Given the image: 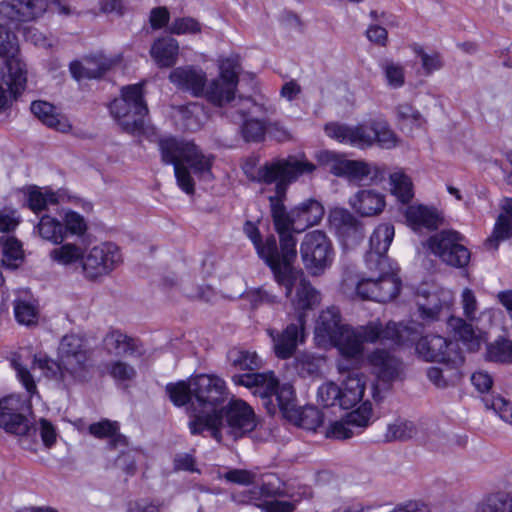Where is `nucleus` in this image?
I'll return each mask as SVG.
<instances>
[{"label": "nucleus", "mask_w": 512, "mask_h": 512, "mask_svg": "<svg viewBox=\"0 0 512 512\" xmlns=\"http://www.w3.org/2000/svg\"><path fill=\"white\" fill-rule=\"evenodd\" d=\"M418 432L416 425L405 418H397L388 424L384 434L385 442L407 441L413 438Z\"/></svg>", "instance_id": "nucleus-43"}, {"label": "nucleus", "mask_w": 512, "mask_h": 512, "mask_svg": "<svg viewBox=\"0 0 512 512\" xmlns=\"http://www.w3.org/2000/svg\"><path fill=\"white\" fill-rule=\"evenodd\" d=\"M166 391L169 395L170 400L176 406H184L188 404V410L191 413V402H193L192 389H191V378L185 382L180 381L178 383H170L166 386Z\"/></svg>", "instance_id": "nucleus-50"}, {"label": "nucleus", "mask_w": 512, "mask_h": 512, "mask_svg": "<svg viewBox=\"0 0 512 512\" xmlns=\"http://www.w3.org/2000/svg\"><path fill=\"white\" fill-rule=\"evenodd\" d=\"M474 512H512V492L496 491L485 494L475 504Z\"/></svg>", "instance_id": "nucleus-34"}, {"label": "nucleus", "mask_w": 512, "mask_h": 512, "mask_svg": "<svg viewBox=\"0 0 512 512\" xmlns=\"http://www.w3.org/2000/svg\"><path fill=\"white\" fill-rule=\"evenodd\" d=\"M448 326L470 351L479 349L481 336L475 332L471 324L465 322L462 318L450 317Z\"/></svg>", "instance_id": "nucleus-38"}, {"label": "nucleus", "mask_w": 512, "mask_h": 512, "mask_svg": "<svg viewBox=\"0 0 512 512\" xmlns=\"http://www.w3.org/2000/svg\"><path fill=\"white\" fill-rule=\"evenodd\" d=\"M300 255L305 268L318 275L331 265L334 252L327 235L321 230H314L305 234L300 244Z\"/></svg>", "instance_id": "nucleus-12"}, {"label": "nucleus", "mask_w": 512, "mask_h": 512, "mask_svg": "<svg viewBox=\"0 0 512 512\" xmlns=\"http://www.w3.org/2000/svg\"><path fill=\"white\" fill-rule=\"evenodd\" d=\"M486 359L499 363H512V340L498 338L486 348Z\"/></svg>", "instance_id": "nucleus-49"}, {"label": "nucleus", "mask_w": 512, "mask_h": 512, "mask_svg": "<svg viewBox=\"0 0 512 512\" xmlns=\"http://www.w3.org/2000/svg\"><path fill=\"white\" fill-rule=\"evenodd\" d=\"M30 109L43 124L55 129L56 131L67 133L72 128L68 118L63 114L56 112L55 107L46 101H33Z\"/></svg>", "instance_id": "nucleus-30"}, {"label": "nucleus", "mask_w": 512, "mask_h": 512, "mask_svg": "<svg viewBox=\"0 0 512 512\" xmlns=\"http://www.w3.org/2000/svg\"><path fill=\"white\" fill-rule=\"evenodd\" d=\"M119 423L117 421H111L103 419L99 422L92 423L89 425V433L96 438L105 439L108 438V448L113 450L120 447L126 448L128 446V440L126 436L119 432Z\"/></svg>", "instance_id": "nucleus-33"}, {"label": "nucleus", "mask_w": 512, "mask_h": 512, "mask_svg": "<svg viewBox=\"0 0 512 512\" xmlns=\"http://www.w3.org/2000/svg\"><path fill=\"white\" fill-rule=\"evenodd\" d=\"M405 217L407 222L417 228L430 230L437 229L442 222V217L435 208L424 205H410L406 208Z\"/></svg>", "instance_id": "nucleus-32"}, {"label": "nucleus", "mask_w": 512, "mask_h": 512, "mask_svg": "<svg viewBox=\"0 0 512 512\" xmlns=\"http://www.w3.org/2000/svg\"><path fill=\"white\" fill-rule=\"evenodd\" d=\"M241 133L246 142H261L266 133V124L258 119L242 121Z\"/></svg>", "instance_id": "nucleus-56"}, {"label": "nucleus", "mask_w": 512, "mask_h": 512, "mask_svg": "<svg viewBox=\"0 0 512 512\" xmlns=\"http://www.w3.org/2000/svg\"><path fill=\"white\" fill-rule=\"evenodd\" d=\"M169 81L182 91L195 97H201L207 84L206 73L195 66L187 65L174 68L169 74Z\"/></svg>", "instance_id": "nucleus-23"}, {"label": "nucleus", "mask_w": 512, "mask_h": 512, "mask_svg": "<svg viewBox=\"0 0 512 512\" xmlns=\"http://www.w3.org/2000/svg\"><path fill=\"white\" fill-rule=\"evenodd\" d=\"M33 368L40 369L43 375L48 379L62 381L67 384L78 382L76 378L70 376L68 371L64 369L63 362L60 359L59 362H56L50 358L35 355Z\"/></svg>", "instance_id": "nucleus-36"}, {"label": "nucleus", "mask_w": 512, "mask_h": 512, "mask_svg": "<svg viewBox=\"0 0 512 512\" xmlns=\"http://www.w3.org/2000/svg\"><path fill=\"white\" fill-rule=\"evenodd\" d=\"M158 147L162 162L174 166L177 184L187 194H193L195 191V183L189 169L199 178H213L211 168L214 157L203 154L194 142L166 137L159 140Z\"/></svg>", "instance_id": "nucleus-4"}, {"label": "nucleus", "mask_w": 512, "mask_h": 512, "mask_svg": "<svg viewBox=\"0 0 512 512\" xmlns=\"http://www.w3.org/2000/svg\"><path fill=\"white\" fill-rule=\"evenodd\" d=\"M328 220L330 227L344 241L358 242L364 236L363 224L347 209H332Z\"/></svg>", "instance_id": "nucleus-22"}, {"label": "nucleus", "mask_w": 512, "mask_h": 512, "mask_svg": "<svg viewBox=\"0 0 512 512\" xmlns=\"http://www.w3.org/2000/svg\"><path fill=\"white\" fill-rule=\"evenodd\" d=\"M364 378V375L358 371H351L347 374L340 387V407L342 409H351L362 400L365 390Z\"/></svg>", "instance_id": "nucleus-29"}, {"label": "nucleus", "mask_w": 512, "mask_h": 512, "mask_svg": "<svg viewBox=\"0 0 512 512\" xmlns=\"http://www.w3.org/2000/svg\"><path fill=\"white\" fill-rule=\"evenodd\" d=\"M59 358L69 375L86 382L91 377L92 351L86 341L77 334L65 335L59 345Z\"/></svg>", "instance_id": "nucleus-9"}, {"label": "nucleus", "mask_w": 512, "mask_h": 512, "mask_svg": "<svg viewBox=\"0 0 512 512\" xmlns=\"http://www.w3.org/2000/svg\"><path fill=\"white\" fill-rule=\"evenodd\" d=\"M219 76L204 87V97L215 106H223L235 99L241 65L237 58H225L219 64Z\"/></svg>", "instance_id": "nucleus-10"}, {"label": "nucleus", "mask_w": 512, "mask_h": 512, "mask_svg": "<svg viewBox=\"0 0 512 512\" xmlns=\"http://www.w3.org/2000/svg\"><path fill=\"white\" fill-rule=\"evenodd\" d=\"M326 134L341 143L355 145L360 148L372 146L375 143L374 121L355 127L329 123L325 125Z\"/></svg>", "instance_id": "nucleus-18"}, {"label": "nucleus", "mask_w": 512, "mask_h": 512, "mask_svg": "<svg viewBox=\"0 0 512 512\" xmlns=\"http://www.w3.org/2000/svg\"><path fill=\"white\" fill-rule=\"evenodd\" d=\"M299 271V276H297L296 280L293 282L291 286V291H293L294 285H297L296 287V295L295 298L292 299V303L296 309L299 310H308L313 309L316 305L320 303V294L319 292L310 284L309 281H307L304 277V273L301 269H297ZM285 288V295L286 297H291L292 292L290 294H287V288Z\"/></svg>", "instance_id": "nucleus-28"}, {"label": "nucleus", "mask_w": 512, "mask_h": 512, "mask_svg": "<svg viewBox=\"0 0 512 512\" xmlns=\"http://www.w3.org/2000/svg\"><path fill=\"white\" fill-rule=\"evenodd\" d=\"M371 404L363 403L357 410L349 413L344 421H335L327 428L325 436L337 440L351 438L354 428L362 429L368 426L371 417Z\"/></svg>", "instance_id": "nucleus-21"}, {"label": "nucleus", "mask_w": 512, "mask_h": 512, "mask_svg": "<svg viewBox=\"0 0 512 512\" xmlns=\"http://www.w3.org/2000/svg\"><path fill=\"white\" fill-rule=\"evenodd\" d=\"M445 368L436 366L429 367L426 375L431 383L437 388H447L450 385H454L460 379V373L458 371L459 364H444Z\"/></svg>", "instance_id": "nucleus-42"}, {"label": "nucleus", "mask_w": 512, "mask_h": 512, "mask_svg": "<svg viewBox=\"0 0 512 512\" xmlns=\"http://www.w3.org/2000/svg\"><path fill=\"white\" fill-rule=\"evenodd\" d=\"M51 258L61 265H71L77 262L83 264L84 253L80 246L72 243H66L60 247L54 248L50 252Z\"/></svg>", "instance_id": "nucleus-48"}, {"label": "nucleus", "mask_w": 512, "mask_h": 512, "mask_svg": "<svg viewBox=\"0 0 512 512\" xmlns=\"http://www.w3.org/2000/svg\"><path fill=\"white\" fill-rule=\"evenodd\" d=\"M0 57L8 70L7 81L19 90L25 81L27 65L20 54L16 36L3 25H0Z\"/></svg>", "instance_id": "nucleus-16"}, {"label": "nucleus", "mask_w": 512, "mask_h": 512, "mask_svg": "<svg viewBox=\"0 0 512 512\" xmlns=\"http://www.w3.org/2000/svg\"><path fill=\"white\" fill-rule=\"evenodd\" d=\"M107 373L119 382H127L135 379L137 373L136 369L129 363L123 360H113L106 364Z\"/></svg>", "instance_id": "nucleus-55"}, {"label": "nucleus", "mask_w": 512, "mask_h": 512, "mask_svg": "<svg viewBox=\"0 0 512 512\" xmlns=\"http://www.w3.org/2000/svg\"><path fill=\"white\" fill-rule=\"evenodd\" d=\"M483 402L487 409H492L499 417L512 425V403L501 396L485 397Z\"/></svg>", "instance_id": "nucleus-57"}, {"label": "nucleus", "mask_w": 512, "mask_h": 512, "mask_svg": "<svg viewBox=\"0 0 512 512\" xmlns=\"http://www.w3.org/2000/svg\"><path fill=\"white\" fill-rule=\"evenodd\" d=\"M349 204L362 216L371 217L380 214L386 202L384 194L373 189H362L350 198Z\"/></svg>", "instance_id": "nucleus-26"}, {"label": "nucleus", "mask_w": 512, "mask_h": 512, "mask_svg": "<svg viewBox=\"0 0 512 512\" xmlns=\"http://www.w3.org/2000/svg\"><path fill=\"white\" fill-rule=\"evenodd\" d=\"M392 192L402 203H408L414 196L411 179L401 172L390 176Z\"/></svg>", "instance_id": "nucleus-51"}, {"label": "nucleus", "mask_w": 512, "mask_h": 512, "mask_svg": "<svg viewBox=\"0 0 512 512\" xmlns=\"http://www.w3.org/2000/svg\"><path fill=\"white\" fill-rule=\"evenodd\" d=\"M122 262V254L117 245L111 242L94 246L84 255L82 272L86 279L96 280L108 275Z\"/></svg>", "instance_id": "nucleus-14"}, {"label": "nucleus", "mask_w": 512, "mask_h": 512, "mask_svg": "<svg viewBox=\"0 0 512 512\" xmlns=\"http://www.w3.org/2000/svg\"><path fill=\"white\" fill-rule=\"evenodd\" d=\"M368 360L378 379L382 382L390 383L398 378L401 362L388 351L375 350L369 355Z\"/></svg>", "instance_id": "nucleus-27"}, {"label": "nucleus", "mask_w": 512, "mask_h": 512, "mask_svg": "<svg viewBox=\"0 0 512 512\" xmlns=\"http://www.w3.org/2000/svg\"><path fill=\"white\" fill-rule=\"evenodd\" d=\"M229 433L234 438L241 437L244 433L252 431L256 427L255 414L252 408L242 400H233L223 407Z\"/></svg>", "instance_id": "nucleus-20"}, {"label": "nucleus", "mask_w": 512, "mask_h": 512, "mask_svg": "<svg viewBox=\"0 0 512 512\" xmlns=\"http://www.w3.org/2000/svg\"><path fill=\"white\" fill-rule=\"evenodd\" d=\"M232 382L235 385L244 386L252 390L255 396L264 400L275 397L281 412L292 419V412L295 410V393L293 386L289 383L280 385L272 371L264 373H244L232 376Z\"/></svg>", "instance_id": "nucleus-7"}, {"label": "nucleus", "mask_w": 512, "mask_h": 512, "mask_svg": "<svg viewBox=\"0 0 512 512\" xmlns=\"http://www.w3.org/2000/svg\"><path fill=\"white\" fill-rule=\"evenodd\" d=\"M375 143L382 148H392L396 145V135L385 121H374Z\"/></svg>", "instance_id": "nucleus-60"}, {"label": "nucleus", "mask_w": 512, "mask_h": 512, "mask_svg": "<svg viewBox=\"0 0 512 512\" xmlns=\"http://www.w3.org/2000/svg\"><path fill=\"white\" fill-rule=\"evenodd\" d=\"M103 347L115 356L141 357L145 354L142 342L120 330H111L103 338Z\"/></svg>", "instance_id": "nucleus-24"}, {"label": "nucleus", "mask_w": 512, "mask_h": 512, "mask_svg": "<svg viewBox=\"0 0 512 512\" xmlns=\"http://www.w3.org/2000/svg\"><path fill=\"white\" fill-rule=\"evenodd\" d=\"M325 365V357L310 352L299 353L294 359V369L302 378H319L322 367Z\"/></svg>", "instance_id": "nucleus-35"}, {"label": "nucleus", "mask_w": 512, "mask_h": 512, "mask_svg": "<svg viewBox=\"0 0 512 512\" xmlns=\"http://www.w3.org/2000/svg\"><path fill=\"white\" fill-rule=\"evenodd\" d=\"M413 52L421 58L422 67L425 70L426 74H430L435 70H439L443 66V62L441 60L440 54L434 52L433 54H427L424 49L419 45L414 43L411 46Z\"/></svg>", "instance_id": "nucleus-61"}, {"label": "nucleus", "mask_w": 512, "mask_h": 512, "mask_svg": "<svg viewBox=\"0 0 512 512\" xmlns=\"http://www.w3.org/2000/svg\"><path fill=\"white\" fill-rule=\"evenodd\" d=\"M27 201L28 207L34 213H39L47 209L50 205H56L58 203V197L57 194L51 190L32 186L28 190Z\"/></svg>", "instance_id": "nucleus-44"}, {"label": "nucleus", "mask_w": 512, "mask_h": 512, "mask_svg": "<svg viewBox=\"0 0 512 512\" xmlns=\"http://www.w3.org/2000/svg\"><path fill=\"white\" fill-rule=\"evenodd\" d=\"M448 326L470 351L479 349L481 336L475 332L471 324L465 322L462 318L450 317Z\"/></svg>", "instance_id": "nucleus-39"}, {"label": "nucleus", "mask_w": 512, "mask_h": 512, "mask_svg": "<svg viewBox=\"0 0 512 512\" xmlns=\"http://www.w3.org/2000/svg\"><path fill=\"white\" fill-rule=\"evenodd\" d=\"M416 353L427 362L453 365L463 361L458 344L437 334L420 337L416 342Z\"/></svg>", "instance_id": "nucleus-15"}, {"label": "nucleus", "mask_w": 512, "mask_h": 512, "mask_svg": "<svg viewBox=\"0 0 512 512\" xmlns=\"http://www.w3.org/2000/svg\"><path fill=\"white\" fill-rule=\"evenodd\" d=\"M150 55L159 68L172 67L178 60V41L169 36L158 38L151 46Z\"/></svg>", "instance_id": "nucleus-31"}, {"label": "nucleus", "mask_w": 512, "mask_h": 512, "mask_svg": "<svg viewBox=\"0 0 512 512\" xmlns=\"http://www.w3.org/2000/svg\"><path fill=\"white\" fill-rule=\"evenodd\" d=\"M512 235V223L505 218L504 215H499L492 235L486 240L485 246L488 249L497 250L499 243L509 239Z\"/></svg>", "instance_id": "nucleus-53"}, {"label": "nucleus", "mask_w": 512, "mask_h": 512, "mask_svg": "<svg viewBox=\"0 0 512 512\" xmlns=\"http://www.w3.org/2000/svg\"><path fill=\"white\" fill-rule=\"evenodd\" d=\"M394 226L389 223L378 225L370 237V249L365 255L368 271L375 275L374 297L376 302H389L397 297L402 281L397 274V267L387 256V251L394 238Z\"/></svg>", "instance_id": "nucleus-5"}, {"label": "nucleus", "mask_w": 512, "mask_h": 512, "mask_svg": "<svg viewBox=\"0 0 512 512\" xmlns=\"http://www.w3.org/2000/svg\"><path fill=\"white\" fill-rule=\"evenodd\" d=\"M113 60L99 53L84 58L83 62L73 61L69 69L72 76L80 80L82 78H99L113 66Z\"/></svg>", "instance_id": "nucleus-25"}, {"label": "nucleus", "mask_w": 512, "mask_h": 512, "mask_svg": "<svg viewBox=\"0 0 512 512\" xmlns=\"http://www.w3.org/2000/svg\"><path fill=\"white\" fill-rule=\"evenodd\" d=\"M245 234L254 244L260 258L271 269L275 281L280 286L287 288V294L291 292V286L299 276V271L293 265V261L285 262L281 245L277 243L274 235H269L264 241L261 239L258 227L250 221L244 225Z\"/></svg>", "instance_id": "nucleus-6"}, {"label": "nucleus", "mask_w": 512, "mask_h": 512, "mask_svg": "<svg viewBox=\"0 0 512 512\" xmlns=\"http://www.w3.org/2000/svg\"><path fill=\"white\" fill-rule=\"evenodd\" d=\"M318 402L324 407L340 406L341 390L338 385L333 382H327L318 388Z\"/></svg>", "instance_id": "nucleus-58"}, {"label": "nucleus", "mask_w": 512, "mask_h": 512, "mask_svg": "<svg viewBox=\"0 0 512 512\" xmlns=\"http://www.w3.org/2000/svg\"><path fill=\"white\" fill-rule=\"evenodd\" d=\"M416 304L420 318L427 323L438 320L444 307L437 292L418 294Z\"/></svg>", "instance_id": "nucleus-37"}, {"label": "nucleus", "mask_w": 512, "mask_h": 512, "mask_svg": "<svg viewBox=\"0 0 512 512\" xmlns=\"http://www.w3.org/2000/svg\"><path fill=\"white\" fill-rule=\"evenodd\" d=\"M63 221L65 237L67 234L82 235L86 231L87 227L84 218L76 212L70 211L66 213Z\"/></svg>", "instance_id": "nucleus-64"}, {"label": "nucleus", "mask_w": 512, "mask_h": 512, "mask_svg": "<svg viewBox=\"0 0 512 512\" xmlns=\"http://www.w3.org/2000/svg\"><path fill=\"white\" fill-rule=\"evenodd\" d=\"M295 423L306 430L315 431L323 423L322 412L314 406H306L292 412Z\"/></svg>", "instance_id": "nucleus-47"}, {"label": "nucleus", "mask_w": 512, "mask_h": 512, "mask_svg": "<svg viewBox=\"0 0 512 512\" xmlns=\"http://www.w3.org/2000/svg\"><path fill=\"white\" fill-rule=\"evenodd\" d=\"M45 10V0H5L0 3V18L17 25L35 20Z\"/></svg>", "instance_id": "nucleus-19"}, {"label": "nucleus", "mask_w": 512, "mask_h": 512, "mask_svg": "<svg viewBox=\"0 0 512 512\" xmlns=\"http://www.w3.org/2000/svg\"><path fill=\"white\" fill-rule=\"evenodd\" d=\"M351 285H355V293L362 300H371L376 302L374 297L375 288H377L375 275L370 273L367 278H362L356 282L351 278H345L343 280V287L345 291Z\"/></svg>", "instance_id": "nucleus-52"}, {"label": "nucleus", "mask_w": 512, "mask_h": 512, "mask_svg": "<svg viewBox=\"0 0 512 512\" xmlns=\"http://www.w3.org/2000/svg\"><path fill=\"white\" fill-rule=\"evenodd\" d=\"M192 399L189 430L193 435L210 431L221 442L223 403L226 400L225 382L214 375L200 374L191 378Z\"/></svg>", "instance_id": "nucleus-3"}, {"label": "nucleus", "mask_w": 512, "mask_h": 512, "mask_svg": "<svg viewBox=\"0 0 512 512\" xmlns=\"http://www.w3.org/2000/svg\"><path fill=\"white\" fill-rule=\"evenodd\" d=\"M273 340V349L279 359H288L305 339V315L300 313L296 323L289 324L281 333L268 330Z\"/></svg>", "instance_id": "nucleus-17"}, {"label": "nucleus", "mask_w": 512, "mask_h": 512, "mask_svg": "<svg viewBox=\"0 0 512 512\" xmlns=\"http://www.w3.org/2000/svg\"><path fill=\"white\" fill-rule=\"evenodd\" d=\"M2 250L3 264L7 265L8 267H17V262L22 260L23 254L20 242L15 238H9L4 242Z\"/></svg>", "instance_id": "nucleus-59"}, {"label": "nucleus", "mask_w": 512, "mask_h": 512, "mask_svg": "<svg viewBox=\"0 0 512 512\" xmlns=\"http://www.w3.org/2000/svg\"><path fill=\"white\" fill-rule=\"evenodd\" d=\"M264 112H266L265 107L257 104L251 97H239L238 100L227 110L228 116L234 122L244 121L250 114H259Z\"/></svg>", "instance_id": "nucleus-45"}, {"label": "nucleus", "mask_w": 512, "mask_h": 512, "mask_svg": "<svg viewBox=\"0 0 512 512\" xmlns=\"http://www.w3.org/2000/svg\"><path fill=\"white\" fill-rule=\"evenodd\" d=\"M227 358L231 366L240 371L258 370L261 366V359L256 352H251L241 348H232L228 351Z\"/></svg>", "instance_id": "nucleus-41"}, {"label": "nucleus", "mask_w": 512, "mask_h": 512, "mask_svg": "<svg viewBox=\"0 0 512 512\" xmlns=\"http://www.w3.org/2000/svg\"><path fill=\"white\" fill-rule=\"evenodd\" d=\"M243 297L250 303L252 309H256L263 304H275L278 302L277 296L268 292L263 287L248 290Z\"/></svg>", "instance_id": "nucleus-62"}, {"label": "nucleus", "mask_w": 512, "mask_h": 512, "mask_svg": "<svg viewBox=\"0 0 512 512\" xmlns=\"http://www.w3.org/2000/svg\"><path fill=\"white\" fill-rule=\"evenodd\" d=\"M22 403L18 397L7 396L0 400V427L6 432L21 436L23 448L35 450L30 437H35L37 429L31 425L28 418L20 412Z\"/></svg>", "instance_id": "nucleus-13"}, {"label": "nucleus", "mask_w": 512, "mask_h": 512, "mask_svg": "<svg viewBox=\"0 0 512 512\" xmlns=\"http://www.w3.org/2000/svg\"><path fill=\"white\" fill-rule=\"evenodd\" d=\"M335 170V176L347 177L351 180H363L371 174L372 167L369 163L362 160L343 159L342 163Z\"/></svg>", "instance_id": "nucleus-46"}, {"label": "nucleus", "mask_w": 512, "mask_h": 512, "mask_svg": "<svg viewBox=\"0 0 512 512\" xmlns=\"http://www.w3.org/2000/svg\"><path fill=\"white\" fill-rule=\"evenodd\" d=\"M465 237L454 230H442L428 240L430 251L445 264L464 268L468 265L471 253L464 245Z\"/></svg>", "instance_id": "nucleus-11"}, {"label": "nucleus", "mask_w": 512, "mask_h": 512, "mask_svg": "<svg viewBox=\"0 0 512 512\" xmlns=\"http://www.w3.org/2000/svg\"><path fill=\"white\" fill-rule=\"evenodd\" d=\"M315 169L316 166L307 160L288 157L265 163L257 171V182L276 183L275 193L269 196L268 200L273 226L279 236L285 262H294L297 258L295 234L318 225L325 215L324 205L315 198L305 199L290 210H287L285 205L288 186L300 176L313 173Z\"/></svg>", "instance_id": "nucleus-1"}, {"label": "nucleus", "mask_w": 512, "mask_h": 512, "mask_svg": "<svg viewBox=\"0 0 512 512\" xmlns=\"http://www.w3.org/2000/svg\"><path fill=\"white\" fill-rule=\"evenodd\" d=\"M36 230L43 240L53 244H60L65 239L63 222L50 215H43L40 218Z\"/></svg>", "instance_id": "nucleus-40"}, {"label": "nucleus", "mask_w": 512, "mask_h": 512, "mask_svg": "<svg viewBox=\"0 0 512 512\" xmlns=\"http://www.w3.org/2000/svg\"><path fill=\"white\" fill-rule=\"evenodd\" d=\"M14 314L18 323L23 325H33L38 320V310L35 304L31 301L26 300H15L14 301Z\"/></svg>", "instance_id": "nucleus-54"}, {"label": "nucleus", "mask_w": 512, "mask_h": 512, "mask_svg": "<svg viewBox=\"0 0 512 512\" xmlns=\"http://www.w3.org/2000/svg\"><path fill=\"white\" fill-rule=\"evenodd\" d=\"M110 112L124 132L142 133L148 115L143 97V85L134 84L123 87L121 97L111 102Z\"/></svg>", "instance_id": "nucleus-8"}, {"label": "nucleus", "mask_w": 512, "mask_h": 512, "mask_svg": "<svg viewBox=\"0 0 512 512\" xmlns=\"http://www.w3.org/2000/svg\"><path fill=\"white\" fill-rule=\"evenodd\" d=\"M315 337L319 343H330L347 358L362 354L363 343L377 340H391L396 345H407L417 340L418 332L412 326L389 322L385 328L378 324H369L355 330L342 322L338 307L330 306L323 310L316 322Z\"/></svg>", "instance_id": "nucleus-2"}, {"label": "nucleus", "mask_w": 512, "mask_h": 512, "mask_svg": "<svg viewBox=\"0 0 512 512\" xmlns=\"http://www.w3.org/2000/svg\"><path fill=\"white\" fill-rule=\"evenodd\" d=\"M387 83L393 88H399L404 85L405 74L404 68L394 62L386 61L382 64Z\"/></svg>", "instance_id": "nucleus-63"}]
</instances>
